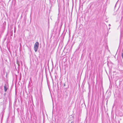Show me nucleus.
<instances>
[{
    "label": "nucleus",
    "mask_w": 123,
    "mask_h": 123,
    "mask_svg": "<svg viewBox=\"0 0 123 123\" xmlns=\"http://www.w3.org/2000/svg\"><path fill=\"white\" fill-rule=\"evenodd\" d=\"M110 24H109V26H110Z\"/></svg>",
    "instance_id": "39448f33"
},
{
    "label": "nucleus",
    "mask_w": 123,
    "mask_h": 123,
    "mask_svg": "<svg viewBox=\"0 0 123 123\" xmlns=\"http://www.w3.org/2000/svg\"><path fill=\"white\" fill-rule=\"evenodd\" d=\"M18 63H19V62L17 61V64H18V66H19V64Z\"/></svg>",
    "instance_id": "7ed1b4c3"
},
{
    "label": "nucleus",
    "mask_w": 123,
    "mask_h": 123,
    "mask_svg": "<svg viewBox=\"0 0 123 123\" xmlns=\"http://www.w3.org/2000/svg\"><path fill=\"white\" fill-rule=\"evenodd\" d=\"M39 46V43L38 42H36L34 46V49L35 52L37 50Z\"/></svg>",
    "instance_id": "f257e3e1"
},
{
    "label": "nucleus",
    "mask_w": 123,
    "mask_h": 123,
    "mask_svg": "<svg viewBox=\"0 0 123 123\" xmlns=\"http://www.w3.org/2000/svg\"><path fill=\"white\" fill-rule=\"evenodd\" d=\"M8 89L7 86L5 84L4 86V90L5 92Z\"/></svg>",
    "instance_id": "f03ea898"
},
{
    "label": "nucleus",
    "mask_w": 123,
    "mask_h": 123,
    "mask_svg": "<svg viewBox=\"0 0 123 123\" xmlns=\"http://www.w3.org/2000/svg\"><path fill=\"white\" fill-rule=\"evenodd\" d=\"M122 56L123 59V53L122 52Z\"/></svg>",
    "instance_id": "20e7f679"
}]
</instances>
